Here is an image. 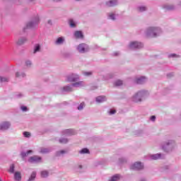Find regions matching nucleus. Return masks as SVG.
Returning <instances> with one entry per match:
<instances>
[{
  "instance_id": "nucleus-51",
  "label": "nucleus",
  "mask_w": 181,
  "mask_h": 181,
  "mask_svg": "<svg viewBox=\"0 0 181 181\" xmlns=\"http://www.w3.org/2000/svg\"><path fill=\"white\" fill-rule=\"evenodd\" d=\"M54 2H59L60 0H53Z\"/></svg>"
},
{
  "instance_id": "nucleus-20",
  "label": "nucleus",
  "mask_w": 181,
  "mask_h": 181,
  "mask_svg": "<svg viewBox=\"0 0 181 181\" xmlns=\"http://www.w3.org/2000/svg\"><path fill=\"white\" fill-rule=\"evenodd\" d=\"M64 42V38L63 37H59L57 39L55 44L56 45H63Z\"/></svg>"
},
{
  "instance_id": "nucleus-46",
  "label": "nucleus",
  "mask_w": 181,
  "mask_h": 181,
  "mask_svg": "<svg viewBox=\"0 0 181 181\" xmlns=\"http://www.w3.org/2000/svg\"><path fill=\"white\" fill-rule=\"evenodd\" d=\"M176 54H170V55H168V57H176Z\"/></svg>"
},
{
  "instance_id": "nucleus-32",
  "label": "nucleus",
  "mask_w": 181,
  "mask_h": 181,
  "mask_svg": "<svg viewBox=\"0 0 181 181\" xmlns=\"http://www.w3.org/2000/svg\"><path fill=\"white\" fill-rule=\"evenodd\" d=\"M79 153H90V150L88 148H83L79 151Z\"/></svg>"
},
{
  "instance_id": "nucleus-26",
  "label": "nucleus",
  "mask_w": 181,
  "mask_h": 181,
  "mask_svg": "<svg viewBox=\"0 0 181 181\" xmlns=\"http://www.w3.org/2000/svg\"><path fill=\"white\" fill-rule=\"evenodd\" d=\"M49 152H50V148H41V149H40L41 153H49Z\"/></svg>"
},
{
  "instance_id": "nucleus-36",
  "label": "nucleus",
  "mask_w": 181,
  "mask_h": 181,
  "mask_svg": "<svg viewBox=\"0 0 181 181\" xmlns=\"http://www.w3.org/2000/svg\"><path fill=\"white\" fill-rule=\"evenodd\" d=\"M138 10L139 12H144V11H146V7L139 6V7H138Z\"/></svg>"
},
{
  "instance_id": "nucleus-48",
  "label": "nucleus",
  "mask_w": 181,
  "mask_h": 181,
  "mask_svg": "<svg viewBox=\"0 0 181 181\" xmlns=\"http://www.w3.org/2000/svg\"><path fill=\"white\" fill-rule=\"evenodd\" d=\"M119 160L121 163H122V162H125V159H124V158H120V159H119Z\"/></svg>"
},
{
  "instance_id": "nucleus-47",
  "label": "nucleus",
  "mask_w": 181,
  "mask_h": 181,
  "mask_svg": "<svg viewBox=\"0 0 181 181\" xmlns=\"http://www.w3.org/2000/svg\"><path fill=\"white\" fill-rule=\"evenodd\" d=\"M113 56H119V53L118 52H114Z\"/></svg>"
},
{
  "instance_id": "nucleus-43",
  "label": "nucleus",
  "mask_w": 181,
  "mask_h": 181,
  "mask_svg": "<svg viewBox=\"0 0 181 181\" xmlns=\"http://www.w3.org/2000/svg\"><path fill=\"white\" fill-rule=\"evenodd\" d=\"M22 111H28V107L26 106H21Z\"/></svg>"
},
{
  "instance_id": "nucleus-4",
  "label": "nucleus",
  "mask_w": 181,
  "mask_h": 181,
  "mask_svg": "<svg viewBox=\"0 0 181 181\" xmlns=\"http://www.w3.org/2000/svg\"><path fill=\"white\" fill-rule=\"evenodd\" d=\"M40 19H39V16H36L33 20L30 22H29L27 25L26 27L23 28V30H26V29H32L33 28H35L37 26V25H39Z\"/></svg>"
},
{
  "instance_id": "nucleus-5",
  "label": "nucleus",
  "mask_w": 181,
  "mask_h": 181,
  "mask_svg": "<svg viewBox=\"0 0 181 181\" xmlns=\"http://www.w3.org/2000/svg\"><path fill=\"white\" fill-rule=\"evenodd\" d=\"M129 47L132 50H136L138 49H142V47H144V44H142V42H138L136 41H134L130 42Z\"/></svg>"
},
{
  "instance_id": "nucleus-45",
  "label": "nucleus",
  "mask_w": 181,
  "mask_h": 181,
  "mask_svg": "<svg viewBox=\"0 0 181 181\" xmlns=\"http://www.w3.org/2000/svg\"><path fill=\"white\" fill-rule=\"evenodd\" d=\"M150 119H151V121H155L156 119V117L153 115L151 117Z\"/></svg>"
},
{
  "instance_id": "nucleus-3",
  "label": "nucleus",
  "mask_w": 181,
  "mask_h": 181,
  "mask_svg": "<svg viewBox=\"0 0 181 181\" xmlns=\"http://www.w3.org/2000/svg\"><path fill=\"white\" fill-rule=\"evenodd\" d=\"M175 145L174 141L169 140L163 144L162 148L165 152H170V151H173V148H175Z\"/></svg>"
},
{
  "instance_id": "nucleus-40",
  "label": "nucleus",
  "mask_w": 181,
  "mask_h": 181,
  "mask_svg": "<svg viewBox=\"0 0 181 181\" xmlns=\"http://www.w3.org/2000/svg\"><path fill=\"white\" fill-rule=\"evenodd\" d=\"M109 19H112V21H115V14H110Z\"/></svg>"
},
{
  "instance_id": "nucleus-2",
  "label": "nucleus",
  "mask_w": 181,
  "mask_h": 181,
  "mask_svg": "<svg viewBox=\"0 0 181 181\" xmlns=\"http://www.w3.org/2000/svg\"><path fill=\"white\" fill-rule=\"evenodd\" d=\"M161 33L162 30L159 28L149 27L146 34L148 37H156V36L159 35Z\"/></svg>"
},
{
  "instance_id": "nucleus-9",
  "label": "nucleus",
  "mask_w": 181,
  "mask_h": 181,
  "mask_svg": "<svg viewBox=\"0 0 181 181\" xmlns=\"http://www.w3.org/2000/svg\"><path fill=\"white\" fill-rule=\"evenodd\" d=\"M41 160L42 158L37 156H31L28 159V162H30V163H38V162H41Z\"/></svg>"
},
{
  "instance_id": "nucleus-21",
  "label": "nucleus",
  "mask_w": 181,
  "mask_h": 181,
  "mask_svg": "<svg viewBox=\"0 0 181 181\" xmlns=\"http://www.w3.org/2000/svg\"><path fill=\"white\" fill-rule=\"evenodd\" d=\"M83 84H84V82H83V81H79V82H76V83H72L71 84V86L72 87H82V86H83Z\"/></svg>"
},
{
  "instance_id": "nucleus-7",
  "label": "nucleus",
  "mask_w": 181,
  "mask_h": 181,
  "mask_svg": "<svg viewBox=\"0 0 181 181\" xmlns=\"http://www.w3.org/2000/svg\"><path fill=\"white\" fill-rule=\"evenodd\" d=\"M77 50L79 53H86L89 50L88 45L86 44H80L77 47Z\"/></svg>"
},
{
  "instance_id": "nucleus-17",
  "label": "nucleus",
  "mask_w": 181,
  "mask_h": 181,
  "mask_svg": "<svg viewBox=\"0 0 181 181\" xmlns=\"http://www.w3.org/2000/svg\"><path fill=\"white\" fill-rule=\"evenodd\" d=\"M74 36L76 39H81L83 38V33L81 31H76L74 33Z\"/></svg>"
},
{
  "instance_id": "nucleus-34",
  "label": "nucleus",
  "mask_w": 181,
  "mask_h": 181,
  "mask_svg": "<svg viewBox=\"0 0 181 181\" xmlns=\"http://www.w3.org/2000/svg\"><path fill=\"white\" fill-rule=\"evenodd\" d=\"M69 142V139H60L59 144H67Z\"/></svg>"
},
{
  "instance_id": "nucleus-55",
  "label": "nucleus",
  "mask_w": 181,
  "mask_h": 181,
  "mask_svg": "<svg viewBox=\"0 0 181 181\" xmlns=\"http://www.w3.org/2000/svg\"><path fill=\"white\" fill-rule=\"evenodd\" d=\"M79 168H81V165H79Z\"/></svg>"
},
{
  "instance_id": "nucleus-18",
  "label": "nucleus",
  "mask_w": 181,
  "mask_h": 181,
  "mask_svg": "<svg viewBox=\"0 0 181 181\" xmlns=\"http://www.w3.org/2000/svg\"><path fill=\"white\" fill-rule=\"evenodd\" d=\"M28 40V39L25 37H21L18 41H17V45H23V43H25V42Z\"/></svg>"
},
{
  "instance_id": "nucleus-53",
  "label": "nucleus",
  "mask_w": 181,
  "mask_h": 181,
  "mask_svg": "<svg viewBox=\"0 0 181 181\" xmlns=\"http://www.w3.org/2000/svg\"><path fill=\"white\" fill-rule=\"evenodd\" d=\"M140 181H146L145 179H141Z\"/></svg>"
},
{
  "instance_id": "nucleus-38",
  "label": "nucleus",
  "mask_w": 181,
  "mask_h": 181,
  "mask_svg": "<svg viewBox=\"0 0 181 181\" xmlns=\"http://www.w3.org/2000/svg\"><path fill=\"white\" fill-rule=\"evenodd\" d=\"M23 135L25 138H30V134L28 132H24Z\"/></svg>"
},
{
  "instance_id": "nucleus-11",
  "label": "nucleus",
  "mask_w": 181,
  "mask_h": 181,
  "mask_svg": "<svg viewBox=\"0 0 181 181\" xmlns=\"http://www.w3.org/2000/svg\"><path fill=\"white\" fill-rule=\"evenodd\" d=\"M9 127H11V123H9V122H4L0 124V129L1 131H5L8 129Z\"/></svg>"
},
{
  "instance_id": "nucleus-24",
  "label": "nucleus",
  "mask_w": 181,
  "mask_h": 181,
  "mask_svg": "<svg viewBox=\"0 0 181 181\" xmlns=\"http://www.w3.org/2000/svg\"><path fill=\"white\" fill-rule=\"evenodd\" d=\"M164 8L167 9L168 11H173V9H175V6H173V5H165Z\"/></svg>"
},
{
  "instance_id": "nucleus-33",
  "label": "nucleus",
  "mask_w": 181,
  "mask_h": 181,
  "mask_svg": "<svg viewBox=\"0 0 181 181\" xmlns=\"http://www.w3.org/2000/svg\"><path fill=\"white\" fill-rule=\"evenodd\" d=\"M8 172H10V173H13V172H15V165L13 164L10 166Z\"/></svg>"
},
{
  "instance_id": "nucleus-50",
  "label": "nucleus",
  "mask_w": 181,
  "mask_h": 181,
  "mask_svg": "<svg viewBox=\"0 0 181 181\" xmlns=\"http://www.w3.org/2000/svg\"><path fill=\"white\" fill-rule=\"evenodd\" d=\"M48 23H49V25H52V21L49 20Z\"/></svg>"
},
{
  "instance_id": "nucleus-25",
  "label": "nucleus",
  "mask_w": 181,
  "mask_h": 181,
  "mask_svg": "<svg viewBox=\"0 0 181 181\" xmlns=\"http://www.w3.org/2000/svg\"><path fill=\"white\" fill-rule=\"evenodd\" d=\"M36 178V172H33L28 181H33Z\"/></svg>"
},
{
  "instance_id": "nucleus-14",
  "label": "nucleus",
  "mask_w": 181,
  "mask_h": 181,
  "mask_svg": "<svg viewBox=\"0 0 181 181\" xmlns=\"http://www.w3.org/2000/svg\"><path fill=\"white\" fill-rule=\"evenodd\" d=\"M107 6H115V5H118V1L117 0H110L106 3Z\"/></svg>"
},
{
  "instance_id": "nucleus-16",
  "label": "nucleus",
  "mask_w": 181,
  "mask_h": 181,
  "mask_svg": "<svg viewBox=\"0 0 181 181\" xmlns=\"http://www.w3.org/2000/svg\"><path fill=\"white\" fill-rule=\"evenodd\" d=\"M63 91H65L66 93H71V91H73V86H64Z\"/></svg>"
},
{
  "instance_id": "nucleus-31",
  "label": "nucleus",
  "mask_w": 181,
  "mask_h": 181,
  "mask_svg": "<svg viewBox=\"0 0 181 181\" xmlns=\"http://www.w3.org/2000/svg\"><path fill=\"white\" fill-rule=\"evenodd\" d=\"M115 86L116 87H119V86H122V81L121 80H117L115 82Z\"/></svg>"
},
{
  "instance_id": "nucleus-42",
  "label": "nucleus",
  "mask_w": 181,
  "mask_h": 181,
  "mask_svg": "<svg viewBox=\"0 0 181 181\" xmlns=\"http://www.w3.org/2000/svg\"><path fill=\"white\" fill-rule=\"evenodd\" d=\"M115 112H117V111L115 110L112 109V110H110L109 114L110 115H112L115 114Z\"/></svg>"
},
{
  "instance_id": "nucleus-41",
  "label": "nucleus",
  "mask_w": 181,
  "mask_h": 181,
  "mask_svg": "<svg viewBox=\"0 0 181 181\" xmlns=\"http://www.w3.org/2000/svg\"><path fill=\"white\" fill-rule=\"evenodd\" d=\"M25 66H27V67H30V66H32V62L26 61L25 62Z\"/></svg>"
},
{
  "instance_id": "nucleus-39",
  "label": "nucleus",
  "mask_w": 181,
  "mask_h": 181,
  "mask_svg": "<svg viewBox=\"0 0 181 181\" xmlns=\"http://www.w3.org/2000/svg\"><path fill=\"white\" fill-rule=\"evenodd\" d=\"M84 108V103H81L79 106L78 107V110H81Z\"/></svg>"
},
{
  "instance_id": "nucleus-15",
  "label": "nucleus",
  "mask_w": 181,
  "mask_h": 181,
  "mask_svg": "<svg viewBox=\"0 0 181 181\" xmlns=\"http://www.w3.org/2000/svg\"><path fill=\"white\" fill-rule=\"evenodd\" d=\"M104 101H107V98L104 95L98 96L96 98L97 103H104Z\"/></svg>"
},
{
  "instance_id": "nucleus-19",
  "label": "nucleus",
  "mask_w": 181,
  "mask_h": 181,
  "mask_svg": "<svg viewBox=\"0 0 181 181\" xmlns=\"http://www.w3.org/2000/svg\"><path fill=\"white\" fill-rule=\"evenodd\" d=\"M14 179H15V180L21 181V179H22V176L21 175V173L16 172L15 174H14Z\"/></svg>"
},
{
  "instance_id": "nucleus-13",
  "label": "nucleus",
  "mask_w": 181,
  "mask_h": 181,
  "mask_svg": "<svg viewBox=\"0 0 181 181\" xmlns=\"http://www.w3.org/2000/svg\"><path fill=\"white\" fill-rule=\"evenodd\" d=\"M146 78L145 76H141L136 79V84H144V83H146Z\"/></svg>"
},
{
  "instance_id": "nucleus-6",
  "label": "nucleus",
  "mask_w": 181,
  "mask_h": 181,
  "mask_svg": "<svg viewBox=\"0 0 181 181\" xmlns=\"http://www.w3.org/2000/svg\"><path fill=\"white\" fill-rule=\"evenodd\" d=\"M67 81L71 83H76V81H78L80 80V76L76 74H71L67 76Z\"/></svg>"
},
{
  "instance_id": "nucleus-29",
  "label": "nucleus",
  "mask_w": 181,
  "mask_h": 181,
  "mask_svg": "<svg viewBox=\"0 0 181 181\" xmlns=\"http://www.w3.org/2000/svg\"><path fill=\"white\" fill-rule=\"evenodd\" d=\"M49 176V172L45 170L41 172V177H47Z\"/></svg>"
},
{
  "instance_id": "nucleus-56",
  "label": "nucleus",
  "mask_w": 181,
  "mask_h": 181,
  "mask_svg": "<svg viewBox=\"0 0 181 181\" xmlns=\"http://www.w3.org/2000/svg\"><path fill=\"white\" fill-rule=\"evenodd\" d=\"M0 181H1V180H0Z\"/></svg>"
},
{
  "instance_id": "nucleus-1",
  "label": "nucleus",
  "mask_w": 181,
  "mask_h": 181,
  "mask_svg": "<svg viewBox=\"0 0 181 181\" xmlns=\"http://www.w3.org/2000/svg\"><path fill=\"white\" fill-rule=\"evenodd\" d=\"M149 95V93L148 91L146 90H141L136 93L133 97H132V101L134 103H141L145 97H148Z\"/></svg>"
},
{
  "instance_id": "nucleus-28",
  "label": "nucleus",
  "mask_w": 181,
  "mask_h": 181,
  "mask_svg": "<svg viewBox=\"0 0 181 181\" xmlns=\"http://www.w3.org/2000/svg\"><path fill=\"white\" fill-rule=\"evenodd\" d=\"M32 152H33L32 150H29L27 152H22L21 156H22V158H25V157L28 156V155H29V153H32Z\"/></svg>"
},
{
  "instance_id": "nucleus-8",
  "label": "nucleus",
  "mask_w": 181,
  "mask_h": 181,
  "mask_svg": "<svg viewBox=\"0 0 181 181\" xmlns=\"http://www.w3.org/2000/svg\"><path fill=\"white\" fill-rule=\"evenodd\" d=\"M130 169L133 170H141L144 169V165L141 162H136L131 165Z\"/></svg>"
},
{
  "instance_id": "nucleus-37",
  "label": "nucleus",
  "mask_w": 181,
  "mask_h": 181,
  "mask_svg": "<svg viewBox=\"0 0 181 181\" xmlns=\"http://www.w3.org/2000/svg\"><path fill=\"white\" fill-rule=\"evenodd\" d=\"M25 76H26L25 74L23 73H19V72H17L16 74V77H25Z\"/></svg>"
},
{
  "instance_id": "nucleus-30",
  "label": "nucleus",
  "mask_w": 181,
  "mask_h": 181,
  "mask_svg": "<svg viewBox=\"0 0 181 181\" xmlns=\"http://www.w3.org/2000/svg\"><path fill=\"white\" fill-rule=\"evenodd\" d=\"M69 26H71V28H76V23L73 19L69 20Z\"/></svg>"
},
{
  "instance_id": "nucleus-35",
  "label": "nucleus",
  "mask_w": 181,
  "mask_h": 181,
  "mask_svg": "<svg viewBox=\"0 0 181 181\" xmlns=\"http://www.w3.org/2000/svg\"><path fill=\"white\" fill-rule=\"evenodd\" d=\"M64 153H66V151L62 150V151H57L56 155L57 156H60L61 155H63Z\"/></svg>"
},
{
  "instance_id": "nucleus-10",
  "label": "nucleus",
  "mask_w": 181,
  "mask_h": 181,
  "mask_svg": "<svg viewBox=\"0 0 181 181\" xmlns=\"http://www.w3.org/2000/svg\"><path fill=\"white\" fill-rule=\"evenodd\" d=\"M148 159L156 160V159H163L161 153L153 154L148 156Z\"/></svg>"
},
{
  "instance_id": "nucleus-27",
  "label": "nucleus",
  "mask_w": 181,
  "mask_h": 181,
  "mask_svg": "<svg viewBox=\"0 0 181 181\" xmlns=\"http://www.w3.org/2000/svg\"><path fill=\"white\" fill-rule=\"evenodd\" d=\"M37 52H40V45L36 44L34 47V53H37Z\"/></svg>"
},
{
  "instance_id": "nucleus-44",
  "label": "nucleus",
  "mask_w": 181,
  "mask_h": 181,
  "mask_svg": "<svg viewBox=\"0 0 181 181\" xmlns=\"http://www.w3.org/2000/svg\"><path fill=\"white\" fill-rule=\"evenodd\" d=\"M84 76H91L93 74L92 72H83Z\"/></svg>"
},
{
  "instance_id": "nucleus-54",
  "label": "nucleus",
  "mask_w": 181,
  "mask_h": 181,
  "mask_svg": "<svg viewBox=\"0 0 181 181\" xmlns=\"http://www.w3.org/2000/svg\"><path fill=\"white\" fill-rule=\"evenodd\" d=\"M28 2H32V1H33V0H28Z\"/></svg>"
},
{
  "instance_id": "nucleus-49",
  "label": "nucleus",
  "mask_w": 181,
  "mask_h": 181,
  "mask_svg": "<svg viewBox=\"0 0 181 181\" xmlns=\"http://www.w3.org/2000/svg\"><path fill=\"white\" fill-rule=\"evenodd\" d=\"M167 76H168V77H172V76H173V73L168 74L167 75Z\"/></svg>"
},
{
  "instance_id": "nucleus-22",
  "label": "nucleus",
  "mask_w": 181,
  "mask_h": 181,
  "mask_svg": "<svg viewBox=\"0 0 181 181\" xmlns=\"http://www.w3.org/2000/svg\"><path fill=\"white\" fill-rule=\"evenodd\" d=\"M120 177H121V175L119 174H117V175H114L113 177H112L111 180H110L109 181H118V180H119Z\"/></svg>"
},
{
  "instance_id": "nucleus-52",
  "label": "nucleus",
  "mask_w": 181,
  "mask_h": 181,
  "mask_svg": "<svg viewBox=\"0 0 181 181\" xmlns=\"http://www.w3.org/2000/svg\"><path fill=\"white\" fill-rule=\"evenodd\" d=\"M22 95H23L22 94H20V95H18V97L21 98V97H22Z\"/></svg>"
},
{
  "instance_id": "nucleus-23",
  "label": "nucleus",
  "mask_w": 181,
  "mask_h": 181,
  "mask_svg": "<svg viewBox=\"0 0 181 181\" xmlns=\"http://www.w3.org/2000/svg\"><path fill=\"white\" fill-rule=\"evenodd\" d=\"M9 78L5 76H0V83H8Z\"/></svg>"
},
{
  "instance_id": "nucleus-12",
  "label": "nucleus",
  "mask_w": 181,
  "mask_h": 181,
  "mask_svg": "<svg viewBox=\"0 0 181 181\" xmlns=\"http://www.w3.org/2000/svg\"><path fill=\"white\" fill-rule=\"evenodd\" d=\"M63 135H76V131L73 129H66L62 132Z\"/></svg>"
}]
</instances>
